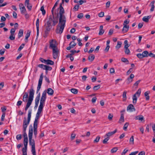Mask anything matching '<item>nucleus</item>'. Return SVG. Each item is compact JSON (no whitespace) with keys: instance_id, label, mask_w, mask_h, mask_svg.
Wrapping results in <instances>:
<instances>
[{"instance_id":"nucleus-41","label":"nucleus","mask_w":155,"mask_h":155,"mask_svg":"<svg viewBox=\"0 0 155 155\" xmlns=\"http://www.w3.org/2000/svg\"><path fill=\"white\" fill-rule=\"evenodd\" d=\"M129 124V123L127 122L124 125V126L123 127V129L125 131H126L127 130V127L128 126Z\"/></svg>"},{"instance_id":"nucleus-48","label":"nucleus","mask_w":155,"mask_h":155,"mask_svg":"<svg viewBox=\"0 0 155 155\" xmlns=\"http://www.w3.org/2000/svg\"><path fill=\"white\" fill-rule=\"evenodd\" d=\"M54 19L53 20V23L52 24V25L54 26H55L57 23L58 22V19L57 18L56 19V20H54V18H53Z\"/></svg>"},{"instance_id":"nucleus-2","label":"nucleus","mask_w":155,"mask_h":155,"mask_svg":"<svg viewBox=\"0 0 155 155\" xmlns=\"http://www.w3.org/2000/svg\"><path fill=\"white\" fill-rule=\"evenodd\" d=\"M66 20L64 19L61 20V22L59 20V23L57 25L55 32L57 34H61L63 32V30L65 25Z\"/></svg>"},{"instance_id":"nucleus-14","label":"nucleus","mask_w":155,"mask_h":155,"mask_svg":"<svg viewBox=\"0 0 155 155\" xmlns=\"http://www.w3.org/2000/svg\"><path fill=\"white\" fill-rule=\"evenodd\" d=\"M151 17V15H149L144 17L142 18V20L143 21L146 22H148L149 21V19Z\"/></svg>"},{"instance_id":"nucleus-49","label":"nucleus","mask_w":155,"mask_h":155,"mask_svg":"<svg viewBox=\"0 0 155 155\" xmlns=\"http://www.w3.org/2000/svg\"><path fill=\"white\" fill-rule=\"evenodd\" d=\"M45 68L46 71H51L52 69V68L51 67L46 65H45Z\"/></svg>"},{"instance_id":"nucleus-45","label":"nucleus","mask_w":155,"mask_h":155,"mask_svg":"<svg viewBox=\"0 0 155 155\" xmlns=\"http://www.w3.org/2000/svg\"><path fill=\"white\" fill-rule=\"evenodd\" d=\"M38 67L39 68H42L43 69H45V65L43 64H39L38 65Z\"/></svg>"},{"instance_id":"nucleus-64","label":"nucleus","mask_w":155,"mask_h":155,"mask_svg":"<svg viewBox=\"0 0 155 155\" xmlns=\"http://www.w3.org/2000/svg\"><path fill=\"white\" fill-rule=\"evenodd\" d=\"M110 73L113 74L114 73V68H111L110 70Z\"/></svg>"},{"instance_id":"nucleus-18","label":"nucleus","mask_w":155,"mask_h":155,"mask_svg":"<svg viewBox=\"0 0 155 155\" xmlns=\"http://www.w3.org/2000/svg\"><path fill=\"white\" fill-rule=\"evenodd\" d=\"M34 134L36 138L37 137V126L33 125Z\"/></svg>"},{"instance_id":"nucleus-37","label":"nucleus","mask_w":155,"mask_h":155,"mask_svg":"<svg viewBox=\"0 0 155 155\" xmlns=\"http://www.w3.org/2000/svg\"><path fill=\"white\" fill-rule=\"evenodd\" d=\"M31 152L33 155H36L35 146L31 147Z\"/></svg>"},{"instance_id":"nucleus-55","label":"nucleus","mask_w":155,"mask_h":155,"mask_svg":"<svg viewBox=\"0 0 155 155\" xmlns=\"http://www.w3.org/2000/svg\"><path fill=\"white\" fill-rule=\"evenodd\" d=\"M100 138V137L99 136H97L95 139L94 141V143L95 142H98L99 141Z\"/></svg>"},{"instance_id":"nucleus-19","label":"nucleus","mask_w":155,"mask_h":155,"mask_svg":"<svg viewBox=\"0 0 155 155\" xmlns=\"http://www.w3.org/2000/svg\"><path fill=\"white\" fill-rule=\"evenodd\" d=\"M53 18H54L53 17V15H50L49 16V18L48 20L46 22L47 23H48L51 24L52 22H53Z\"/></svg>"},{"instance_id":"nucleus-16","label":"nucleus","mask_w":155,"mask_h":155,"mask_svg":"<svg viewBox=\"0 0 155 155\" xmlns=\"http://www.w3.org/2000/svg\"><path fill=\"white\" fill-rule=\"evenodd\" d=\"M46 93L50 95H52L54 94V91L51 88H49L47 89Z\"/></svg>"},{"instance_id":"nucleus-7","label":"nucleus","mask_w":155,"mask_h":155,"mask_svg":"<svg viewBox=\"0 0 155 155\" xmlns=\"http://www.w3.org/2000/svg\"><path fill=\"white\" fill-rule=\"evenodd\" d=\"M43 73H41V74L39 80L38 81V86L37 88V93H38V92L39 91L40 89L41 88V85L42 84L43 78Z\"/></svg>"},{"instance_id":"nucleus-47","label":"nucleus","mask_w":155,"mask_h":155,"mask_svg":"<svg viewBox=\"0 0 155 155\" xmlns=\"http://www.w3.org/2000/svg\"><path fill=\"white\" fill-rule=\"evenodd\" d=\"M124 117H120L119 120L118 121V123H121L124 122Z\"/></svg>"},{"instance_id":"nucleus-22","label":"nucleus","mask_w":155,"mask_h":155,"mask_svg":"<svg viewBox=\"0 0 155 155\" xmlns=\"http://www.w3.org/2000/svg\"><path fill=\"white\" fill-rule=\"evenodd\" d=\"M23 30L22 29H20L19 30L18 33V38H20L21 37H22L23 35Z\"/></svg>"},{"instance_id":"nucleus-33","label":"nucleus","mask_w":155,"mask_h":155,"mask_svg":"<svg viewBox=\"0 0 155 155\" xmlns=\"http://www.w3.org/2000/svg\"><path fill=\"white\" fill-rule=\"evenodd\" d=\"M40 10L42 12V15H45L46 13V12L45 10L44 9V6H42L41 7Z\"/></svg>"},{"instance_id":"nucleus-43","label":"nucleus","mask_w":155,"mask_h":155,"mask_svg":"<svg viewBox=\"0 0 155 155\" xmlns=\"http://www.w3.org/2000/svg\"><path fill=\"white\" fill-rule=\"evenodd\" d=\"M118 150L117 147H114L111 150V152L112 153H114L116 152Z\"/></svg>"},{"instance_id":"nucleus-42","label":"nucleus","mask_w":155,"mask_h":155,"mask_svg":"<svg viewBox=\"0 0 155 155\" xmlns=\"http://www.w3.org/2000/svg\"><path fill=\"white\" fill-rule=\"evenodd\" d=\"M130 144H134V136H132L130 139Z\"/></svg>"},{"instance_id":"nucleus-56","label":"nucleus","mask_w":155,"mask_h":155,"mask_svg":"<svg viewBox=\"0 0 155 155\" xmlns=\"http://www.w3.org/2000/svg\"><path fill=\"white\" fill-rule=\"evenodd\" d=\"M137 57L140 59H141L143 58V57L142 55V54L139 53L137 55Z\"/></svg>"},{"instance_id":"nucleus-15","label":"nucleus","mask_w":155,"mask_h":155,"mask_svg":"<svg viewBox=\"0 0 155 155\" xmlns=\"http://www.w3.org/2000/svg\"><path fill=\"white\" fill-rule=\"evenodd\" d=\"M117 132V130L116 129L114 130L113 131L110 132H108L106 134V136L107 137H109L110 136H111L112 135L114 134H115Z\"/></svg>"},{"instance_id":"nucleus-26","label":"nucleus","mask_w":155,"mask_h":155,"mask_svg":"<svg viewBox=\"0 0 155 155\" xmlns=\"http://www.w3.org/2000/svg\"><path fill=\"white\" fill-rule=\"evenodd\" d=\"M45 63L47 64L53 65H54V63L53 61L50 60L48 59L47 60V61Z\"/></svg>"},{"instance_id":"nucleus-46","label":"nucleus","mask_w":155,"mask_h":155,"mask_svg":"<svg viewBox=\"0 0 155 155\" xmlns=\"http://www.w3.org/2000/svg\"><path fill=\"white\" fill-rule=\"evenodd\" d=\"M100 87V85L99 84L94 86L93 87V89L94 91H97L99 89Z\"/></svg>"},{"instance_id":"nucleus-52","label":"nucleus","mask_w":155,"mask_h":155,"mask_svg":"<svg viewBox=\"0 0 155 155\" xmlns=\"http://www.w3.org/2000/svg\"><path fill=\"white\" fill-rule=\"evenodd\" d=\"M86 0H80L78 1V3L79 5H81L84 3H86Z\"/></svg>"},{"instance_id":"nucleus-40","label":"nucleus","mask_w":155,"mask_h":155,"mask_svg":"<svg viewBox=\"0 0 155 155\" xmlns=\"http://www.w3.org/2000/svg\"><path fill=\"white\" fill-rule=\"evenodd\" d=\"M124 52L127 55H129L130 54V51L128 48H124Z\"/></svg>"},{"instance_id":"nucleus-1","label":"nucleus","mask_w":155,"mask_h":155,"mask_svg":"<svg viewBox=\"0 0 155 155\" xmlns=\"http://www.w3.org/2000/svg\"><path fill=\"white\" fill-rule=\"evenodd\" d=\"M34 93L35 91L33 89V88L32 86L29 90V97L27 104L25 108V111H26L28 110V107L31 104L33 100Z\"/></svg>"},{"instance_id":"nucleus-63","label":"nucleus","mask_w":155,"mask_h":155,"mask_svg":"<svg viewBox=\"0 0 155 155\" xmlns=\"http://www.w3.org/2000/svg\"><path fill=\"white\" fill-rule=\"evenodd\" d=\"M14 35H10L9 38L11 40H14L15 39V36H13Z\"/></svg>"},{"instance_id":"nucleus-31","label":"nucleus","mask_w":155,"mask_h":155,"mask_svg":"<svg viewBox=\"0 0 155 155\" xmlns=\"http://www.w3.org/2000/svg\"><path fill=\"white\" fill-rule=\"evenodd\" d=\"M127 92L126 91H124L123 94V101H126L127 98L126 96Z\"/></svg>"},{"instance_id":"nucleus-28","label":"nucleus","mask_w":155,"mask_h":155,"mask_svg":"<svg viewBox=\"0 0 155 155\" xmlns=\"http://www.w3.org/2000/svg\"><path fill=\"white\" fill-rule=\"evenodd\" d=\"M141 93V89L139 88L134 95H135V96L137 95L138 97H139L140 94Z\"/></svg>"},{"instance_id":"nucleus-6","label":"nucleus","mask_w":155,"mask_h":155,"mask_svg":"<svg viewBox=\"0 0 155 155\" xmlns=\"http://www.w3.org/2000/svg\"><path fill=\"white\" fill-rule=\"evenodd\" d=\"M56 41H55L53 39H52L50 41H49V48L52 49V50L54 49H55L58 48V47L56 45Z\"/></svg>"},{"instance_id":"nucleus-50","label":"nucleus","mask_w":155,"mask_h":155,"mask_svg":"<svg viewBox=\"0 0 155 155\" xmlns=\"http://www.w3.org/2000/svg\"><path fill=\"white\" fill-rule=\"evenodd\" d=\"M79 7V5H76L74 7L73 9L75 11H78Z\"/></svg>"},{"instance_id":"nucleus-20","label":"nucleus","mask_w":155,"mask_h":155,"mask_svg":"<svg viewBox=\"0 0 155 155\" xmlns=\"http://www.w3.org/2000/svg\"><path fill=\"white\" fill-rule=\"evenodd\" d=\"M95 58V56L93 54H90L88 57V60L90 61H92Z\"/></svg>"},{"instance_id":"nucleus-11","label":"nucleus","mask_w":155,"mask_h":155,"mask_svg":"<svg viewBox=\"0 0 155 155\" xmlns=\"http://www.w3.org/2000/svg\"><path fill=\"white\" fill-rule=\"evenodd\" d=\"M76 45V44L73 41L71 42L69 44V46L67 47L66 49L68 50H70L71 48H73Z\"/></svg>"},{"instance_id":"nucleus-57","label":"nucleus","mask_w":155,"mask_h":155,"mask_svg":"<svg viewBox=\"0 0 155 155\" xmlns=\"http://www.w3.org/2000/svg\"><path fill=\"white\" fill-rule=\"evenodd\" d=\"M15 30H16L15 29V28H12L10 31L11 34L12 35H14Z\"/></svg>"},{"instance_id":"nucleus-24","label":"nucleus","mask_w":155,"mask_h":155,"mask_svg":"<svg viewBox=\"0 0 155 155\" xmlns=\"http://www.w3.org/2000/svg\"><path fill=\"white\" fill-rule=\"evenodd\" d=\"M122 43L121 41H119L117 42V45L116 46V49L118 50L121 47Z\"/></svg>"},{"instance_id":"nucleus-30","label":"nucleus","mask_w":155,"mask_h":155,"mask_svg":"<svg viewBox=\"0 0 155 155\" xmlns=\"http://www.w3.org/2000/svg\"><path fill=\"white\" fill-rule=\"evenodd\" d=\"M58 3V2H56L55 4H54V6L52 8V9L51 10V12L52 15H53V18H54V10L55 9L56 7L57 6Z\"/></svg>"},{"instance_id":"nucleus-23","label":"nucleus","mask_w":155,"mask_h":155,"mask_svg":"<svg viewBox=\"0 0 155 155\" xmlns=\"http://www.w3.org/2000/svg\"><path fill=\"white\" fill-rule=\"evenodd\" d=\"M143 58L147 57L149 56V52L147 51H143L142 53Z\"/></svg>"},{"instance_id":"nucleus-51","label":"nucleus","mask_w":155,"mask_h":155,"mask_svg":"<svg viewBox=\"0 0 155 155\" xmlns=\"http://www.w3.org/2000/svg\"><path fill=\"white\" fill-rule=\"evenodd\" d=\"M25 45V44H22L18 48V51H21V50L24 48Z\"/></svg>"},{"instance_id":"nucleus-60","label":"nucleus","mask_w":155,"mask_h":155,"mask_svg":"<svg viewBox=\"0 0 155 155\" xmlns=\"http://www.w3.org/2000/svg\"><path fill=\"white\" fill-rule=\"evenodd\" d=\"M83 17V14L82 13H80L78 14L77 17L80 19H81Z\"/></svg>"},{"instance_id":"nucleus-38","label":"nucleus","mask_w":155,"mask_h":155,"mask_svg":"<svg viewBox=\"0 0 155 155\" xmlns=\"http://www.w3.org/2000/svg\"><path fill=\"white\" fill-rule=\"evenodd\" d=\"M21 10V13L22 14L25 13L26 12V10L25 7L22 8L20 9Z\"/></svg>"},{"instance_id":"nucleus-4","label":"nucleus","mask_w":155,"mask_h":155,"mask_svg":"<svg viewBox=\"0 0 155 155\" xmlns=\"http://www.w3.org/2000/svg\"><path fill=\"white\" fill-rule=\"evenodd\" d=\"M33 134V130L31 128V129H29L28 133V138L29 144L32 147H35V143L34 139H32Z\"/></svg>"},{"instance_id":"nucleus-62","label":"nucleus","mask_w":155,"mask_h":155,"mask_svg":"<svg viewBox=\"0 0 155 155\" xmlns=\"http://www.w3.org/2000/svg\"><path fill=\"white\" fill-rule=\"evenodd\" d=\"M5 50V49L4 48L0 50V54L1 55H2L4 54Z\"/></svg>"},{"instance_id":"nucleus-54","label":"nucleus","mask_w":155,"mask_h":155,"mask_svg":"<svg viewBox=\"0 0 155 155\" xmlns=\"http://www.w3.org/2000/svg\"><path fill=\"white\" fill-rule=\"evenodd\" d=\"M44 104L40 103V104L39 106L38 109L42 110L43 107V104Z\"/></svg>"},{"instance_id":"nucleus-59","label":"nucleus","mask_w":155,"mask_h":155,"mask_svg":"<svg viewBox=\"0 0 155 155\" xmlns=\"http://www.w3.org/2000/svg\"><path fill=\"white\" fill-rule=\"evenodd\" d=\"M29 11H31V9L32 5L30 4L26 5Z\"/></svg>"},{"instance_id":"nucleus-39","label":"nucleus","mask_w":155,"mask_h":155,"mask_svg":"<svg viewBox=\"0 0 155 155\" xmlns=\"http://www.w3.org/2000/svg\"><path fill=\"white\" fill-rule=\"evenodd\" d=\"M110 137H107V138H105L103 141V143L104 144L107 143V141L109 140Z\"/></svg>"},{"instance_id":"nucleus-27","label":"nucleus","mask_w":155,"mask_h":155,"mask_svg":"<svg viewBox=\"0 0 155 155\" xmlns=\"http://www.w3.org/2000/svg\"><path fill=\"white\" fill-rule=\"evenodd\" d=\"M133 103L134 104H136L137 100V97L136 96L134 95L133 97Z\"/></svg>"},{"instance_id":"nucleus-5","label":"nucleus","mask_w":155,"mask_h":155,"mask_svg":"<svg viewBox=\"0 0 155 155\" xmlns=\"http://www.w3.org/2000/svg\"><path fill=\"white\" fill-rule=\"evenodd\" d=\"M59 8V14L60 16L59 20H60V21L61 22V20H66V18L64 15H63L64 11L63 7L61 6V4H60V5Z\"/></svg>"},{"instance_id":"nucleus-44","label":"nucleus","mask_w":155,"mask_h":155,"mask_svg":"<svg viewBox=\"0 0 155 155\" xmlns=\"http://www.w3.org/2000/svg\"><path fill=\"white\" fill-rule=\"evenodd\" d=\"M24 147H27V145L28 143V139H24Z\"/></svg>"},{"instance_id":"nucleus-25","label":"nucleus","mask_w":155,"mask_h":155,"mask_svg":"<svg viewBox=\"0 0 155 155\" xmlns=\"http://www.w3.org/2000/svg\"><path fill=\"white\" fill-rule=\"evenodd\" d=\"M155 3V1H152L150 4V5L151 7V8L150 9V11L151 12H153L154 10V4Z\"/></svg>"},{"instance_id":"nucleus-17","label":"nucleus","mask_w":155,"mask_h":155,"mask_svg":"<svg viewBox=\"0 0 155 155\" xmlns=\"http://www.w3.org/2000/svg\"><path fill=\"white\" fill-rule=\"evenodd\" d=\"M104 30L103 29V26L101 25L100 27V31L99 35H102L104 32Z\"/></svg>"},{"instance_id":"nucleus-10","label":"nucleus","mask_w":155,"mask_h":155,"mask_svg":"<svg viewBox=\"0 0 155 155\" xmlns=\"http://www.w3.org/2000/svg\"><path fill=\"white\" fill-rule=\"evenodd\" d=\"M127 110L130 112L134 111L135 110L134 105L132 104H129L127 107Z\"/></svg>"},{"instance_id":"nucleus-36","label":"nucleus","mask_w":155,"mask_h":155,"mask_svg":"<svg viewBox=\"0 0 155 155\" xmlns=\"http://www.w3.org/2000/svg\"><path fill=\"white\" fill-rule=\"evenodd\" d=\"M30 33L31 32L29 31V32H27L26 33V35L25 36V41L26 42H27V41H28V38L30 37Z\"/></svg>"},{"instance_id":"nucleus-8","label":"nucleus","mask_w":155,"mask_h":155,"mask_svg":"<svg viewBox=\"0 0 155 155\" xmlns=\"http://www.w3.org/2000/svg\"><path fill=\"white\" fill-rule=\"evenodd\" d=\"M46 98V92L45 91L43 93L40 100V103L44 104Z\"/></svg>"},{"instance_id":"nucleus-29","label":"nucleus","mask_w":155,"mask_h":155,"mask_svg":"<svg viewBox=\"0 0 155 155\" xmlns=\"http://www.w3.org/2000/svg\"><path fill=\"white\" fill-rule=\"evenodd\" d=\"M46 27V30L45 31V33L46 35H47L48 34L49 31H50L51 28L48 27L47 26Z\"/></svg>"},{"instance_id":"nucleus-35","label":"nucleus","mask_w":155,"mask_h":155,"mask_svg":"<svg viewBox=\"0 0 155 155\" xmlns=\"http://www.w3.org/2000/svg\"><path fill=\"white\" fill-rule=\"evenodd\" d=\"M121 61L124 62H126L127 64H128L129 63V61L127 59L125 58H121Z\"/></svg>"},{"instance_id":"nucleus-12","label":"nucleus","mask_w":155,"mask_h":155,"mask_svg":"<svg viewBox=\"0 0 155 155\" xmlns=\"http://www.w3.org/2000/svg\"><path fill=\"white\" fill-rule=\"evenodd\" d=\"M39 19L38 18L36 20V28H37V38H38V35H39Z\"/></svg>"},{"instance_id":"nucleus-58","label":"nucleus","mask_w":155,"mask_h":155,"mask_svg":"<svg viewBox=\"0 0 155 155\" xmlns=\"http://www.w3.org/2000/svg\"><path fill=\"white\" fill-rule=\"evenodd\" d=\"M75 136H76V134H73V133H72L71 134V139L72 140H74L75 138Z\"/></svg>"},{"instance_id":"nucleus-34","label":"nucleus","mask_w":155,"mask_h":155,"mask_svg":"<svg viewBox=\"0 0 155 155\" xmlns=\"http://www.w3.org/2000/svg\"><path fill=\"white\" fill-rule=\"evenodd\" d=\"M71 91L72 93L74 94H77L78 92V90L75 88H72L71 89Z\"/></svg>"},{"instance_id":"nucleus-9","label":"nucleus","mask_w":155,"mask_h":155,"mask_svg":"<svg viewBox=\"0 0 155 155\" xmlns=\"http://www.w3.org/2000/svg\"><path fill=\"white\" fill-rule=\"evenodd\" d=\"M53 56L54 58L56 59L58 57V48L52 50Z\"/></svg>"},{"instance_id":"nucleus-3","label":"nucleus","mask_w":155,"mask_h":155,"mask_svg":"<svg viewBox=\"0 0 155 155\" xmlns=\"http://www.w3.org/2000/svg\"><path fill=\"white\" fill-rule=\"evenodd\" d=\"M31 117H28L27 120V119L25 117L23 120V137L24 139H27L28 137L27 135L25 132V131L28 125L29 124L30 120Z\"/></svg>"},{"instance_id":"nucleus-32","label":"nucleus","mask_w":155,"mask_h":155,"mask_svg":"<svg viewBox=\"0 0 155 155\" xmlns=\"http://www.w3.org/2000/svg\"><path fill=\"white\" fill-rule=\"evenodd\" d=\"M40 117H36L35 121L34 122L33 125L37 126L38 121Z\"/></svg>"},{"instance_id":"nucleus-61","label":"nucleus","mask_w":155,"mask_h":155,"mask_svg":"<svg viewBox=\"0 0 155 155\" xmlns=\"http://www.w3.org/2000/svg\"><path fill=\"white\" fill-rule=\"evenodd\" d=\"M143 22L142 23H139L138 25V28L139 29H140L143 27Z\"/></svg>"},{"instance_id":"nucleus-53","label":"nucleus","mask_w":155,"mask_h":155,"mask_svg":"<svg viewBox=\"0 0 155 155\" xmlns=\"http://www.w3.org/2000/svg\"><path fill=\"white\" fill-rule=\"evenodd\" d=\"M16 138L17 140H20L22 138V136L21 134H18L16 136Z\"/></svg>"},{"instance_id":"nucleus-13","label":"nucleus","mask_w":155,"mask_h":155,"mask_svg":"<svg viewBox=\"0 0 155 155\" xmlns=\"http://www.w3.org/2000/svg\"><path fill=\"white\" fill-rule=\"evenodd\" d=\"M129 28V25H124L122 29V32L123 33H125L127 32Z\"/></svg>"},{"instance_id":"nucleus-21","label":"nucleus","mask_w":155,"mask_h":155,"mask_svg":"<svg viewBox=\"0 0 155 155\" xmlns=\"http://www.w3.org/2000/svg\"><path fill=\"white\" fill-rule=\"evenodd\" d=\"M149 91H146L144 93V95L146 97V100H148L150 99V97L149 95Z\"/></svg>"}]
</instances>
